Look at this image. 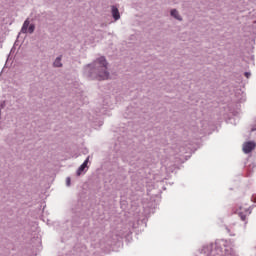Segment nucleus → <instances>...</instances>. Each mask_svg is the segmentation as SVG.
<instances>
[{
    "mask_svg": "<svg viewBox=\"0 0 256 256\" xmlns=\"http://www.w3.org/2000/svg\"><path fill=\"white\" fill-rule=\"evenodd\" d=\"M244 75L246 79H249V77H251V72H245Z\"/></svg>",
    "mask_w": 256,
    "mask_h": 256,
    "instance_id": "9d476101",
    "label": "nucleus"
},
{
    "mask_svg": "<svg viewBox=\"0 0 256 256\" xmlns=\"http://www.w3.org/2000/svg\"><path fill=\"white\" fill-rule=\"evenodd\" d=\"M112 17H114L115 21H119V19H121V14H119V9L115 6H112Z\"/></svg>",
    "mask_w": 256,
    "mask_h": 256,
    "instance_id": "20e7f679",
    "label": "nucleus"
},
{
    "mask_svg": "<svg viewBox=\"0 0 256 256\" xmlns=\"http://www.w3.org/2000/svg\"><path fill=\"white\" fill-rule=\"evenodd\" d=\"M251 213V208H245L241 206L237 210V215L240 217L242 221H246L247 217H249V214Z\"/></svg>",
    "mask_w": 256,
    "mask_h": 256,
    "instance_id": "f03ea898",
    "label": "nucleus"
},
{
    "mask_svg": "<svg viewBox=\"0 0 256 256\" xmlns=\"http://www.w3.org/2000/svg\"><path fill=\"white\" fill-rule=\"evenodd\" d=\"M54 67H63V63H61V56L57 57L53 63Z\"/></svg>",
    "mask_w": 256,
    "mask_h": 256,
    "instance_id": "0eeeda50",
    "label": "nucleus"
},
{
    "mask_svg": "<svg viewBox=\"0 0 256 256\" xmlns=\"http://www.w3.org/2000/svg\"><path fill=\"white\" fill-rule=\"evenodd\" d=\"M88 163H89V157H87V159L83 162V164L78 168V171H77L78 176L85 171V168L87 167Z\"/></svg>",
    "mask_w": 256,
    "mask_h": 256,
    "instance_id": "39448f33",
    "label": "nucleus"
},
{
    "mask_svg": "<svg viewBox=\"0 0 256 256\" xmlns=\"http://www.w3.org/2000/svg\"><path fill=\"white\" fill-rule=\"evenodd\" d=\"M66 185L69 187L71 185V178L66 179Z\"/></svg>",
    "mask_w": 256,
    "mask_h": 256,
    "instance_id": "f8f14e48",
    "label": "nucleus"
},
{
    "mask_svg": "<svg viewBox=\"0 0 256 256\" xmlns=\"http://www.w3.org/2000/svg\"><path fill=\"white\" fill-rule=\"evenodd\" d=\"M256 147V143L253 141L250 142H246L243 144V151L244 153H251V151H253V149H255Z\"/></svg>",
    "mask_w": 256,
    "mask_h": 256,
    "instance_id": "7ed1b4c3",
    "label": "nucleus"
},
{
    "mask_svg": "<svg viewBox=\"0 0 256 256\" xmlns=\"http://www.w3.org/2000/svg\"><path fill=\"white\" fill-rule=\"evenodd\" d=\"M107 65V60L103 56L95 60L94 73H96V78L98 79V81H105V79H109Z\"/></svg>",
    "mask_w": 256,
    "mask_h": 256,
    "instance_id": "f257e3e1",
    "label": "nucleus"
},
{
    "mask_svg": "<svg viewBox=\"0 0 256 256\" xmlns=\"http://www.w3.org/2000/svg\"><path fill=\"white\" fill-rule=\"evenodd\" d=\"M29 25H30L29 19H26L21 29L22 33H28Z\"/></svg>",
    "mask_w": 256,
    "mask_h": 256,
    "instance_id": "423d86ee",
    "label": "nucleus"
},
{
    "mask_svg": "<svg viewBox=\"0 0 256 256\" xmlns=\"http://www.w3.org/2000/svg\"><path fill=\"white\" fill-rule=\"evenodd\" d=\"M252 203H256V194H253L251 197Z\"/></svg>",
    "mask_w": 256,
    "mask_h": 256,
    "instance_id": "9b49d317",
    "label": "nucleus"
},
{
    "mask_svg": "<svg viewBox=\"0 0 256 256\" xmlns=\"http://www.w3.org/2000/svg\"><path fill=\"white\" fill-rule=\"evenodd\" d=\"M35 31V24H30L28 26V33H33Z\"/></svg>",
    "mask_w": 256,
    "mask_h": 256,
    "instance_id": "1a4fd4ad",
    "label": "nucleus"
},
{
    "mask_svg": "<svg viewBox=\"0 0 256 256\" xmlns=\"http://www.w3.org/2000/svg\"><path fill=\"white\" fill-rule=\"evenodd\" d=\"M171 16L174 17L175 19H178V21H181V17L179 16V12H177L176 9L171 10Z\"/></svg>",
    "mask_w": 256,
    "mask_h": 256,
    "instance_id": "6e6552de",
    "label": "nucleus"
}]
</instances>
